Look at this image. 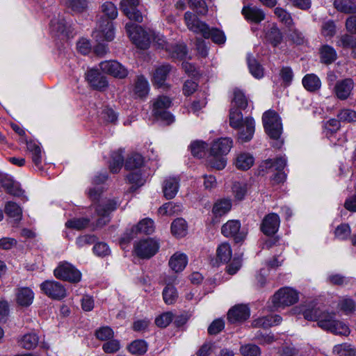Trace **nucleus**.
<instances>
[{
    "instance_id": "1",
    "label": "nucleus",
    "mask_w": 356,
    "mask_h": 356,
    "mask_svg": "<svg viewBox=\"0 0 356 356\" xmlns=\"http://www.w3.org/2000/svg\"><path fill=\"white\" fill-rule=\"evenodd\" d=\"M101 11L106 19L101 18L92 35L97 41H111L115 37L113 20L118 17V9L114 3L106 1L101 6Z\"/></svg>"
},
{
    "instance_id": "2",
    "label": "nucleus",
    "mask_w": 356,
    "mask_h": 356,
    "mask_svg": "<svg viewBox=\"0 0 356 356\" xmlns=\"http://www.w3.org/2000/svg\"><path fill=\"white\" fill-rule=\"evenodd\" d=\"M185 23L189 30L201 34L204 38H211L217 44H224L226 40L224 33L218 29H210L204 22L200 21L194 14L186 12L184 14Z\"/></svg>"
},
{
    "instance_id": "3",
    "label": "nucleus",
    "mask_w": 356,
    "mask_h": 356,
    "mask_svg": "<svg viewBox=\"0 0 356 356\" xmlns=\"http://www.w3.org/2000/svg\"><path fill=\"white\" fill-rule=\"evenodd\" d=\"M172 99L165 95L158 96L153 100L152 113L156 119L161 120L166 124H172L175 118L168 111L172 106Z\"/></svg>"
},
{
    "instance_id": "4",
    "label": "nucleus",
    "mask_w": 356,
    "mask_h": 356,
    "mask_svg": "<svg viewBox=\"0 0 356 356\" xmlns=\"http://www.w3.org/2000/svg\"><path fill=\"white\" fill-rule=\"evenodd\" d=\"M127 33L132 42L140 49H147L153 38L152 33H148L140 26L132 22L127 23Z\"/></svg>"
},
{
    "instance_id": "5",
    "label": "nucleus",
    "mask_w": 356,
    "mask_h": 356,
    "mask_svg": "<svg viewBox=\"0 0 356 356\" xmlns=\"http://www.w3.org/2000/svg\"><path fill=\"white\" fill-rule=\"evenodd\" d=\"M262 122L268 136L272 139H279L282 132V124L279 115L275 111L268 110L263 114Z\"/></svg>"
},
{
    "instance_id": "6",
    "label": "nucleus",
    "mask_w": 356,
    "mask_h": 356,
    "mask_svg": "<svg viewBox=\"0 0 356 356\" xmlns=\"http://www.w3.org/2000/svg\"><path fill=\"white\" fill-rule=\"evenodd\" d=\"M298 298V293L296 290L289 287H283L272 297L273 307L276 310L284 309L296 303Z\"/></svg>"
},
{
    "instance_id": "7",
    "label": "nucleus",
    "mask_w": 356,
    "mask_h": 356,
    "mask_svg": "<svg viewBox=\"0 0 356 356\" xmlns=\"http://www.w3.org/2000/svg\"><path fill=\"white\" fill-rule=\"evenodd\" d=\"M159 243L152 238L140 240L134 244V252L140 259H149L156 254Z\"/></svg>"
},
{
    "instance_id": "8",
    "label": "nucleus",
    "mask_w": 356,
    "mask_h": 356,
    "mask_svg": "<svg viewBox=\"0 0 356 356\" xmlns=\"http://www.w3.org/2000/svg\"><path fill=\"white\" fill-rule=\"evenodd\" d=\"M154 231V221L150 218H145L140 220L136 225L127 230L122 237V244L129 243L136 238L138 234H151Z\"/></svg>"
},
{
    "instance_id": "9",
    "label": "nucleus",
    "mask_w": 356,
    "mask_h": 356,
    "mask_svg": "<svg viewBox=\"0 0 356 356\" xmlns=\"http://www.w3.org/2000/svg\"><path fill=\"white\" fill-rule=\"evenodd\" d=\"M54 273L56 278L72 283H77L81 278V272L67 261L60 263Z\"/></svg>"
},
{
    "instance_id": "10",
    "label": "nucleus",
    "mask_w": 356,
    "mask_h": 356,
    "mask_svg": "<svg viewBox=\"0 0 356 356\" xmlns=\"http://www.w3.org/2000/svg\"><path fill=\"white\" fill-rule=\"evenodd\" d=\"M40 287L43 293L52 299L61 300L67 295L63 285L57 281L46 280L40 284Z\"/></svg>"
},
{
    "instance_id": "11",
    "label": "nucleus",
    "mask_w": 356,
    "mask_h": 356,
    "mask_svg": "<svg viewBox=\"0 0 356 356\" xmlns=\"http://www.w3.org/2000/svg\"><path fill=\"white\" fill-rule=\"evenodd\" d=\"M101 70L115 78L124 79L128 75V70L116 60H105L99 63Z\"/></svg>"
},
{
    "instance_id": "12",
    "label": "nucleus",
    "mask_w": 356,
    "mask_h": 356,
    "mask_svg": "<svg viewBox=\"0 0 356 356\" xmlns=\"http://www.w3.org/2000/svg\"><path fill=\"white\" fill-rule=\"evenodd\" d=\"M118 204L115 200H108L102 204H99L95 211L99 218L97 221V226L102 227L109 222V214L117 209Z\"/></svg>"
},
{
    "instance_id": "13",
    "label": "nucleus",
    "mask_w": 356,
    "mask_h": 356,
    "mask_svg": "<svg viewBox=\"0 0 356 356\" xmlns=\"http://www.w3.org/2000/svg\"><path fill=\"white\" fill-rule=\"evenodd\" d=\"M86 79L90 87L97 90H104L108 86L107 78L97 69L88 70L86 73Z\"/></svg>"
},
{
    "instance_id": "14",
    "label": "nucleus",
    "mask_w": 356,
    "mask_h": 356,
    "mask_svg": "<svg viewBox=\"0 0 356 356\" xmlns=\"http://www.w3.org/2000/svg\"><path fill=\"white\" fill-rule=\"evenodd\" d=\"M139 4V0H122L120 3L121 11L131 20L138 22L143 21V16L137 6Z\"/></svg>"
},
{
    "instance_id": "15",
    "label": "nucleus",
    "mask_w": 356,
    "mask_h": 356,
    "mask_svg": "<svg viewBox=\"0 0 356 356\" xmlns=\"http://www.w3.org/2000/svg\"><path fill=\"white\" fill-rule=\"evenodd\" d=\"M250 316L249 307L245 305H236L227 312V320L230 323H240L246 321Z\"/></svg>"
},
{
    "instance_id": "16",
    "label": "nucleus",
    "mask_w": 356,
    "mask_h": 356,
    "mask_svg": "<svg viewBox=\"0 0 356 356\" xmlns=\"http://www.w3.org/2000/svg\"><path fill=\"white\" fill-rule=\"evenodd\" d=\"M241 223L238 220H229L222 226L221 233L225 237H233L236 243L245 238V234L240 232Z\"/></svg>"
},
{
    "instance_id": "17",
    "label": "nucleus",
    "mask_w": 356,
    "mask_h": 356,
    "mask_svg": "<svg viewBox=\"0 0 356 356\" xmlns=\"http://www.w3.org/2000/svg\"><path fill=\"white\" fill-rule=\"evenodd\" d=\"M280 216L275 213L266 215L261 224V231L266 236L274 235L280 227Z\"/></svg>"
},
{
    "instance_id": "18",
    "label": "nucleus",
    "mask_w": 356,
    "mask_h": 356,
    "mask_svg": "<svg viewBox=\"0 0 356 356\" xmlns=\"http://www.w3.org/2000/svg\"><path fill=\"white\" fill-rule=\"evenodd\" d=\"M238 130V139L241 143H246L252 140L255 131V122L252 117H247L244 119V123L241 127L236 128Z\"/></svg>"
},
{
    "instance_id": "19",
    "label": "nucleus",
    "mask_w": 356,
    "mask_h": 356,
    "mask_svg": "<svg viewBox=\"0 0 356 356\" xmlns=\"http://www.w3.org/2000/svg\"><path fill=\"white\" fill-rule=\"evenodd\" d=\"M241 13L247 21L254 24H259L266 17L262 9L252 5L244 6Z\"/></svg>"
},
{
    "instance_id": "20",
    "label": "nucleus",
    "mask_w": 356,
    "mask_h": 356,
    "mask_svg": "<svg viewBox=\"0 0 356 356\" xmlns=\"http://www.w3.org/2000/svg\"><path fill=\"white\" fill-rule=\"evenodd\" d=\"M354 87V81L350 78L338 81L334 86V93L341 100L346 99L350 95Z\"/></svg>"
},
{
    "instance_id": "21",
    "label": "nucleus",
    "mask_w": 356,
    "mask_h": 356,
    "mask_svg": "<svg viewBox=\"0 0 356 356\" xmlns=\"http://www.w3.org/2000/svg\"><path fill=\"white\" fill-rule=\"evenodd\" d=\"M233 145V141L230 138H221L215 140L211 147L210 152L212 155H226Z\"/></svg>"
},
{
    "instance_id": "22",
    "label": "nucleus",
    "mask_w": 356,
    "mask_h": 356,
    "mask_svg": "<svg viewBox=\"0 0 356 356\" xmlns=\"http://www.w3.org/2000/svg\"><path fill=\"white\" fill-rule=\"evenodd\" d=\"M171 70V66L168 64L162 65L156 68L152 78V83L157 88L165 86V80Z\"/></svg>"
},
{
    "instance_id": "23",
    "label": "nucleus",
    "mask_w": 356,
    "mask_h": 356,
    "mask_svg": "<svg viewBox=\"0 0 356 356\" xmlns=\"http://www.w3.org/2000/svg\"><path fill=\"white\" fill-rule=\"evenodd\" d=\"M15 296L17 303L24 307L30 306L34 300V293L29 287L18 288Z\"/></svg>"
},
{
    "instance_id": "24",
    "label": "nucleus",
    "mask_w": 356,
    "mask_h": 356,
    "mask_svg": "<svg viewBox=\"0 0 356 356\" xmlns=\"http://www.w3.org/2000/svg\"><path fill=\"white\" fill-rule=\"evenodd\" d=\"M179 187V179L175 177L166 178L163 183V192L167 200L175 197Z\"/></svg>"
},
{
    "instance_id": "25",
    "label": "nucleus",
    "mask_w": 356,
    "mask_h": 356,
    "mask_svg": "<svg viewBox=\"0 0 356 356\" xmlns=\"http://www.w3.org/2000/svg\"><path fill=\"white\" fill-rule=\"evenodd\" d=\"M26 144V149L31 154L32 161L39 169H42V150L39 144L34 140L24 139Z\"/></svg>"
},
{
    "instance_id": "26",
    "label": "nucleus",
    "mask_w": 356,
    "mask_h": 356,
    "mask_svg": "<svg viewBox=\"0 0 356 356\" xmlns=\"http://www.w3.org/2000/svg\"><path fill=\"white\" fill-rule=\"evenodd\" d=\"M0 186L3 187L8 193L15 196H21L22 190L14 181L6 175H0Z\"/></svg>"
},
{
    "instance_id": "27",
    "label": "nucleus",
    "mask_w": 356,
    "mask_h": 356,
    "mask_svg": "<svg viewBox=\"0 0 356 356\" xmlns=\"http://www.w3.org/2000/svg\"><path fill=\"white\" fill-rule=\"evenodd\" d=\"M280 315H268L254 320L252 323L254 327L267 328L279 325L282 322Z\"/></svg>"
},
{
    "instance_id": "28",
    "label": "nucleus",
    "mask_w": 356,
    "mask_h": 356,
    "mask_svg": "<svg viewBox=\"0 0 356 356\" xmlns=\"http://www.w3.org/2000/svg\"><path fill=\"white\" fill-rule=\"evenodd\" d=\"M254 163V159L252 154L248 152L238 154L234 161L235 166L241 170H248Z\"/></svg>"
},
{
    "instance_id": "29",
    "label": "nucleus",
    "mask_w": 356,
    "mask_h": 356,
    "mask_svg": "<svg viewBox=\"0 0 356 356\" xmlns=\"http://www.w3.org/2000/svg\"><path fill=\"white\" fill-rule=\"evenodd\" d=\"M188 263L187 257L183 253L174 254L170 261L169 266L175 272L178 273L182 271L186 266Z\"/></svg>"
},
{
    "instance_id": "30",
    "label": "nucleus",
    "mask_w": 356,
    "mask_h": 356,
    "mask_svg": "<svg viewBox=\"0 0 356 356\" xmlns=\"http://www.w3.org/2000/svg\"><path fill=\"white\" fill-rule=\"evenodd\" d=\"M334 323H337L335 313L323 311L317 325L321 329L328 331L333 329Z\"/></svg>"
},
{
    "instance_id": "31",
    "label": "nucleus",
    "mask_w": 356,
    "mask_h": 356,
    "mask_svg": "<svg viewBox=\"0 0 356 356\" xmlns=\"http://www.w3.org/2000/svg\"><path fill=\"white\" fill-rule=\"evenodd\" d=\"M304 88L309 92H316L321 88V81L315 74H307L302 80Z\"/></svg>"
},
{
    "instance_id": "32",
    "label": "nucleus",
    "mask_w": 356,
    "mask_h": 356,
    "mask_svg": "<svg viewBox=\"0 0 356 356\" xmlns=\"http://www.w3.org/2000/svg\"><path fill=\"white\" fill-rule=\"evenodd\" d=\"M38 342L39 337L35 333H27L18 340L19 346L27 350L35 348L38 346Z\"/></svg>"
},
{
    "instance_id": "33",
    "label": "nucleus",
    "mask_w": 356,
    "mask_h": 356,
    "mask_svg": "<svg viewBox=\"0 0 356 356\" xmlns=\"http://www.w3.org/2000/svg\"><path fill=\"white\" fill-rule=\"evenodd\" d=\"M320 58L323 63L329 65L335 61L337 54L332 47L325 44L320 49Z\"/></svg>"
},
{
    "instance_id": "34",
    "label": "nucleus",
    "mask_w": 356,
    "mask_h": 356,
    "mask_svg": "<svg viewBox=\"0 0 356 356\" xmlns=\"http://www.w3.org/2000/svg\"><path fill=\"white\" fill-rule=\"evenodd\" d=\"M247 62L249 71L254 78L261 79L264 76V67L252 55H248Z\"/></svg>"
},
{
    "instance_id": "35",
    "label": "nucleus",
    "mask_w": 356,
    "mask_h": 356,
    "mask_svg": "<svg viewBox=\"0 0 356 356\" xmlns=\"http://www.w3.org/2000/svg\"><path fill=\"white\" fill-rule=\"evenodd\" d=\"M149 90L147 80L143 75L138 76L134 86L135 94L139 97H144L148 94Z\"/></svg>"
},
{
    "instance_id": "36",
    "label": "nucleus",
    "mask_w": 356,
    "mask_h": 356,
    "mask_svg": "<svg viewBox=\"0 0 356 356\" xmlns=\"http://www.w3.org/2000/svg\"><path fill=\"white\" fill-rule=\"evenodd\" d=\"M166 51L173 59L183 60L187 54L186 47L184 44H171Z\"/></svg>"
},
{
    "instance_id": "37",
    "label": "nucleus",
    "mask_w": 356,
    "mask_h": 356,
    "mask_svg": "<svg viewBox=\"0 0 356 356\" xmlns=\"http://www.w3.org/2000/svg\"><path fill=\"white\" fill-rule=\"evenodd\" d=\"M172 234L177 237H183L187 233V224L184 219L177 218L171 224Z\"/></svg>"
},
{
    "instance_id": "38",
    "label": "nucleus",
    "mask_w": 356,
    "mask_h": 356,
    "mask_svg": "<svg viewBox=\"0 0 356 356\" xmlns=\"http://www.w3.org/2000/svg\"><path fill=\"white\" fill-rule=\"evenodd\" d=\"M217 258L222 263H227L232 256L231 246L228 243H221L216 250Z\"/></svg>"
},
{
    "instance_id": "39",
    "label": "nucleus",
    "mask_w": 356,
    "mask_h": 356,
    "mask_svg": "<svg viewBox=\"0 0 356 356\" xmlns=\"http://www.w3.org/2000/svg\"><path fill=\"white\" fill-rule=\"evenodd\" d=\"M274 13L280 22L286 27L291 28L293 26L294 22L291 15L286 10L280 7H277L274 10Z\"/></svg>"
},
{
    "instance_id": "40",
    "label": "nucleus",
    "mask_w": 356,
    "mask_h": 356,
    "mask_svg": "<svg viewBox=\"0 0 356 356\" xmlns=\"http://www.w3.org/2000/svg\"><path fill=\"white\" fill-rule=\"evenodd\" d=\"M232 208L229 200L222 199L217 201L213 207V213L216 216H222L227 213Z\"/></svg>"
},
{
    "instance_id": "41",
    "label": "nucleus",
    "mask_w": 356,
    "mask_h": 356,
    "mask_svg": "<svg viewBox=\"0 0 356 356\" xmlns=\"http://www.w3.org/2000/svg\"><path fill=\"white\" fill-rule=\"evenodd\" d=\"M127 349L132 355H141L147 350V343L142 339H137L132 341L127 347Z\"/></svg>"
},
{
    "instance_id": "42",
    "label": "nucleus",
    "mask_w": 356,
    "mask_h": 356,
    "mask_svg": "<svg viewBox=\"0 0 356 356\" xmlns=\"http://www.w3.org/2000/svg\"><path fill=\"white\" fill-rule=\"evenodd\" d=\"M5 213L10 218L19 221L22 216L21 207L14 202H8L5 206Z\"/></svg>"
},
{
    "instance_id": "43",
    "label": "nucleus",
    "mask_w": 356,
    "mask_h": 356,
    "mask_svg": "<svg viewBox=\"0 0 356 356\" xmlns=\"http://www.w3.org/2000/svg\"><path fill=\"white\" fill-rule=\"evenodd\" d=\"M143 157L138 153L130 154L124 163L127 170H134L140 168L143 164Z\"/></svg>"
},
{
    "instance_id": "44",
    "label": "nucleus",
    "mask_w": 356,
    "mask_h": 356,
    "mask_svg": "<svg viewBox=\"0 0 356 356\" xmlns=\"http://www.w3.org/2000/svg\"><path fill=\"white\" fill-rule=\"evenodd\" d=\"M244 123L243 114L239 108L232 107L229 111V125L234 128H239Z\"/></svg>"
},
{
    "instance_id": "45",
    "label": "nucleus",
    "mask_w": 356,
    "mask_h": 356,
    "mask_svg": "<svg viewBox=\"0 0 356 356\" xmlns=\"http://www.w3.org/2000/svg\"><path fill=\"white\" fill-rule=\"evenodd\" d=\"M89 0H68L65 3L66 7L74 13H83L88 8Z\"/></svg>"
},
{
    "instance_id": "46",
    "label": "nucleus",
    "mask_w": 356,
    "mask_h": 356,
    "mask_svg": "<svg viewBox=\"0 0 356 356\" xmlns=\"http://www.w3.org/2000/svg\"><path fill=\"white\" fill-rule=\"evenodd\" d=\"M248 106V99L244 93L239 89L234 90V99L232 102V107L244 110Z\"/></svg>"
},
{
    "instance_id": "47",
    "label": "nucleus",
    "mask_w": 356,
    "mask_h": 356,
    "mask_svg": "<svg viewBox=\"0 0 356 356\" xmlns=\"http://www.w3.org/2000/svg\"><path fill=\"white\" fill-rule=\"evenodd\" d=\"M207 164L210 168L220 170L225 168L227 160L222 155H210L207 159Z\"/></svg>"
},
{
    "instance_id": "48",
    "label": "nucleus",
    "mask_w": 356,
    "mask_h": 356,
    "mask_svg": "<svg viewBox=\"0 0 356 356\" xmlns=\"http://www.w3.org/2000/svg\"><path fill=\"white\" fill-rule=\"evenodd\" d=\"M333 353L339 356H356V348L348 343H342L334 346Z\"/></svg>"
},
{
    "instance_id": "49",
    "label": "nucleus",
    "mask_w": 356,
    "mask_h": 356,
    "mask_svg": "<svg viewBox=\"0 0 356 356\" xmlns=\"http://www.w3.org/2000/svg\"><path fill=\"white\" fill-rule=\"evenodd\" d=\"M51 31L56 34H63L67 29V23L64 18L58 16L53 18L50 22Z\"/></svg>"
},
{
    "instance_id": "50",
    "label": "nucleus",
    "mask_w": 356,
    "mask_h": 356,
    "mask_svg": "<svg viewBox=\"0 0 356 356\" xmlns=\"http://www.w3.org/2000/svg\"><path fill=\"white\" fill-rule=\"evenodd\" d=\"M178 297L175 287L171 284H167L163 291V298L165 303L172 305L175 302Z\"/></svg>"
},
{
    "instance_id": "51",
    "label": "nucleus",
    "mask_w": 356,
    "mask_h": 356,
    "mask_svg": "<svg viewBox=\"0 0 356 356\" xmlns=\"http://www.w3.org/2000/svg\"><path fill=\"white\" fill-rule=\"evenodd\" d=\"M124 158L120 152H114L111 155V161L109 165L110 170L113 173H118L122 167Z\"/></svg>"
},
{
    "instance_id": "52",
    "label": "nucleus",
    "mask_w": 356,
    "mask_h": 356,
    "mask_svg": "<svg viewBox=\"0 0 356 356\" xmlns=\"http://www.w3.org/2000/svg\"><path fill=\"white\" fill-rule=\"evenodd\" d=\"M334 6L337 10L342 13H351L356 12V6L350 0H335Z\"/></svg>"
},
{
    "instance_id": "53",
    "label": "nucleus",
    "mask_w": 356,
    "mask_h": 356,
    "mask_svg": "<svg viewBox=\"0 0 356 356\" xmlns=\"http://www.w3.org/2000/svg\"><path fill=\"white\" fill-rule=\"evenodd\" d=\"M266 38L274 47H276L281 43L283 35L281 31L276 26H273L266 33Z\"/></svg>"
},
{
    "instance_id": "54",
    "label": "nucleus",
    "mask_w": 356,
    "mask_h": 356,
    "mask_svg": "<svg viewBox=\"0 0 356 356\" xmlns=\"http://www.w3.org/2000/svg\"><path fill=\"white\" fill-rule=\"evenodd\" d=\"M90 222V219L88 218H77L67 220L65 222V226L67 228L81 230L86 228Z\"/></svg>"
},
{
    "instance_id": "55",
    "label": "nucleus",
    "mask_w": 356,
    "mask_h": 356,
    "mask_svg": "<svg viewBox=\"0 0 356 356\" xmlns=\"http://www.w3.org/2000/svg\"><path fill=\"white\" fill-rule=\"evenodd\" d=\"M337 44L344 49L350 48L354 51L356 49V37L348 34L342 35Z\"/></svg>"
},
{
    "instance_id": "56",
    "label": "nucleus",
    "mask_w": 356,
    "mask_h": 356,
    "mask_svg": "<svg viewBox=\"0 0 356 356\" xmlns=\"http://www.w3.org/2000/svg\"><path fill=\"white\" fill-rule=\"evenodd\" d=\"M286 165V159L284 157H278L275 159L265 161L266 168H274L277 171H282Z\"/></svg>"
},
{
    "instance_id": "57",
    "label": "nucleus",
    "mask_w": 356,
    "mask_h": 356,
    "mask_svg": "<svg viewBox=\"0 0 356 356\" xmlns=\"http://www.w3.org/2000/svg\"><path fill=\"white\" fill-rule=\"evenodd\" d=\"M351 234V229L348 224L342 223L337 227L334 230V236L339 240H347Z\"/></svg>"
},
{
    "instance_id": "58",
    "label": "nucleus",
    "mask_w": 356,
    "mask_h": 356,
    "mask_svg": "<svg viewBox=\"0 0 356 356\" xmlns=\"http://www.w3.org/2000/svg\"><path fill=\"white\" fill-rule=\"evenodd\" d=\"M240 353L243 356H260L261 351L258 346L248 343L241 346Z\"/></svg>"
},
{
    "instance_id": "59",
    "label": "nucleus",
    "mask_w": 356,
    "mask_h": 356,
    "mask_svg": "<svg viewBox=\"0 0 356 356\" xmlns=\"http://www.w3.org/2000/svg\"><path fill=\"white\" fill-rule=\"evenodd\" d=\"M321 33L323 36L331 38L336 33V25L333 20H327L323 22Z\"/></svg>"
},
{
    "instance_id": "60",
    "label": "nucleus",
    "mask_w": 356,
    "mask_h": 356,
    "mask_svg": "<svg viewBox=\"0 0 356 356\" xmlns=\"http://www.w3.org/2000/svg\"><path fill=\"white\" fill-rule=\"evenodd\" d=\"M207 144L202 141H195L191 144V151L195 157L202 158L205 154Z\"/></svg>"
},
{
    "instance_id": "61",
    "label": "nucleus",
    "mask_w": 356,
    "mask_h": 356,
    "mask_svg": "<svg viewBox=\"0 0 356 356\" xmlns=\"http://www.w3.org/2000/svg\"><path fill=\"white\" fill-rule=\"evenodd\" d=\"M328 332L337 335L347 337L350 334V330L344 322L337 320V323H334L333 329L329 330Z\"/></svg>"
},
{
    "instance_id": "62",
    "label": "nucleus",
    "mask_w": 356,
    "mask_h": 356,
    "mask_svg": "<svg viewBox=\"0 0 356 356\" xmlns=\"http://www.w3.org/2000/svg\"><path fill=\"white\" fill-rule=\"evenodd\" d=\"M188 6L191 8L195 10L197 14L205 15L208 12V8L204 0H188Z\"/></svg>"
},
{
    "instance_id": "63",
    "label": "nucleus",
    "mask_w": 356,
    "mask_h": 356,
    "mask_svg": "<svg viewBox=\"0 0 356 356\" xmlns=\"http://www.w3.org/2000/svg\"><path fill=\"white\" fill-rule=\"evenodd\" d=\"M173 319L174 315L172 312H164L156 318L155 324L159 327H166Z\"/></svg>"
},
{
    "instance_id": "64",
    "label": "nucleus",
    "mask_w": 356,
    "mask_h": 356,
    "mask_svg": "<svg viewBox=\"0 0 356 356\" xmlns=\"http://www.w3.org/2000/svg\"><path fill=\"white\" fill-rule=\"evenodd\" d=\"M121 348L120 342L118 339L107 340L102 346V349L106 353L113 354Z\"/></svg>"
}]
</instances>
